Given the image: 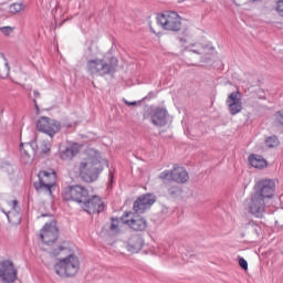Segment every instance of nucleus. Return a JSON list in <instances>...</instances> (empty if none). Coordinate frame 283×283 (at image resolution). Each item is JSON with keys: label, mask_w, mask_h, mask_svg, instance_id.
I'll return each mask as SVG.
<instances>
[{"label": "nucleus", "mask_w": 283, "mask_h": 283, "mask_svg": "<svg viewBox=\"0 0 283 283\" xmlns=\"http://www.w3.org/2000/svg\"><path fill=\"white\" fill-rule=\"evenodd\" d=\"M36 129L38 132L46 134V136H50V138H54V135L61 132V123L50 117H41L36 122Z\"/></svg>", "instance_id": "obj_9"}, {"label": "nucleus", "mask_w": 283, "mask_h": 283, "mask_svg": "<svg viewBox=\"0 0 283 283\" xmlns=\"http://www.w3.org/2000/svg\"><path fill=\"white\" fill-rule=\"evenodd\" d=\"M249 163L252 167H254V169H264V167H268L269 165L264 157L255 154L249 156Z\"/></svg>", "instance_id": "obj_20"}, {"label": "nucleus", "mask_w": 283, "mask_h": 283, "mask_svg": "<svg viewBox=\"0 0 283 283\" xmlns=\"http://www.w3.org/2000/svg\"><path fill=\"white\" fill-rule=\"evenodd\" d=\"M209 48V50H213V46H209V45H206V46H200V49H190V52H193V54H205V50Z\"/></svg>", "instance_id": "obj_31"}, {"label": "nucleus", "mask_w": 283, "mask_h": 283, "mask_svg": "<svg viewBox=\"0 0 283 283\" xmlns=\"http://www.w3.org/2000/svg\"><path fill=\"white\" fill-rule=\"evenodd\" d=\"M81 269V261L74 254H70L69 256L60 260L54 266L56 275L60 277H74L78 270Z\"/></svg>", "instance_id": "obj_3"}, {"label": "nucleus", "mask_w": 283, "mask_h": 283, "mask_svg": "<svg viewBox=\"0 0 283 283\" xmlns=\"http://www.w3.org/2000/svg\"><path fill=\"white\" fill-rule=\"evenodd\" d=\"M226 103L227 105H242V94L239 91L230 93Z\"/></svg>", "instance_id": "obj_21"}, {"label": "nucleus", "mask_w": 283, "mask_h": 283, "mask_svg": "<svg viewBox=\"0 0 283 283\" xmlns=\"http://www.w3.org/2000/svg\"><path fill=\"white\" fill-rule=\"evenodd\" d=\"M90 196V190L81 185L67 186L62 192V198L66 202L72 200L73 202H77V205H82L85 202V199Z\"/></svg>", "instance_id": "obj_5"}, {"label": "nucleus", "mask_w": 283, "mask_h": 283, "mask_svg": "<svg viewBox=\"0 0 283 283\" xmlns=\"http://www.w3.org/2000/svg\"><path fill=\"white\" fill-rule=\"evenodd\" d=\"M22 10H25V6H23V3H13L9 7V12L11 14H19Z\"/></svg>", "instance_id": "obj_26"}, {"label": "nucleus", "mask_w": 283, "mask_h": 283, "mask_svg": "<svg viewBox=\"0 0 283 283\" xmlns=\"http://www.w3.org/2000/svg\"><path fill=\"white\" fill-rule=\"evenodd\" d=\"M189 180V172L185 168L174 165L172 169V182H178L179 185H185Z\"/></svg>", "instance_id": "obj_18"}, {"label": "nucleus", "mask_w": 283, "mask_h": 283, "mask_svg": "<svg viewBox=\"0 0 283 283\" xmlns=\"http://www.w3.org/2000/svg\"><path fill=\"white\" fill-rule=\"evenodd\" d=\"M168 196L176 200V198H180L182 196V188L178 185H172L168 187Z\"/></svg>", "instance_id": "obj_24"}, {"label": "nucleus", "mask_w": 283, "mask_h": 283, "mask_svg": "<svg viewBox=\"0 0 283 283\" xmlns=\"http://www.w3.org/2000/svg\"><path fill=\"white\" fill-rule=\"evenodd\" d=\"M33 103L35 105V109H39V104H36V99H33Z\"/></svg>", "instance_id": "obj_48"}, {"label": "nucleus", "mask_w": 283, "mask_h": 283, "mask_svg": "<svg viewBox=\"0 0 283 283\" xmlns=\"http://www.w3.org/2000/svg\"><path fill=\"white\" fill-rule=\"evenodd\" d=\"M10 224H21V213L18 210H11L7 213Z\"/></svg>", "instance_id": "obj_22"}, {"label": "nucleus", "mask_w": 283, "mask_h": 283, "mask_svg": "<svg viewBox=\"0 0 283 283\" xmlns=\"http://www.w3.org/2000/svg\"><path fill=\"white\" fill-rule=\"evenodd\" d=\"M247 202L248 211L251 213V216L260 219L264 218V213H266V203L269 200L260 197V195H256L255 192H252Z\"/></svg>", "instance_id": "obj_7"}, {"label": "nucleus", "mask_w": 283, "mask_h": 283, "mask_svg": "<svg viewBox=\"0 0 283 283\" xmlns=\"http://www.w3.org/2000/svg\"><path fill=\"white\" fill-rule=\"evenodd\" d=\"M112 222L108 226L109 231L116 233L118 231V218H112Z\"/></svg>", "instance_id": "obj_30"}, {"label": "nucleus", "mask_w": 283, "mask_h": 283, "mask_svg": "<svg viewBox=\"0 0 283 283\" xmlns=\"http://www.w3.org/2000/svg\"><path fill=\"white\" fill-rule=\"evenodd\" d=\"M155 202L156 197L154 193L142 195L134 201L133 211L135 213H145L147 209H151Z\"/></svg>", "instance_id": "obj_14"}, {"label": "nucleus", "mask_w": 283, "mask_h": 283, "mask_svg": "<svg viewBox=\"0 0 283 283\" xmlns=\"http://www.w3.org/2000/svg\"><path fill=\"white\" fill-rule=\"evenodd\" d=\"M124 103H125V105H127L128 107L138 105V102H129V101H127V99H124Z\"/></svg>", "instance_id": "obj_38"}, {"label": "nucleus", "mask_w": 283, "mask_h": 283, "mask_svg": "<svg viewBox=\"0 0 283 283\" xmlns=\"http://www.w3.org/2000/svg\"><path fill=\"white\" fill-rule=\"evenodd\" d=\"M51 150V146L48 142H43L42 143V154H50Z\"/></svg>", "instance_id": "obj_36"}, {"label": "nucleus", "mask_w": 283, "mask_h": 283, "mask_svg": "<svg viewBox=\"0 0 283 283\" xmlns=\"http://www.w3.org/2000/svg\"><path fill=\"white\" fill-rule=\"evenodd\" d=\"M159 180L164 185H169V182H174V170H164L159 174Z\"/></svg>", "instance_id": "obj_23"}, {"label": "nucleus", "mask_w": 283, "mask_h": 283, "mask_svg": "<svg viewBox=\"0 0 283 283\" xmlns=\"http://www.w3.org/2000/svg\"><path fill=\"white\" fill-rule=\"evenodd\" d=\"M45 216H48V214H42V218H45Z\"/></svg>", "instance_id": "obj_50"}, {"label": "nucleus", "mask_w": 283, "mask_h": 283, "mask_svg": "<svg viewBox=\"0 0 283 283\" xmlns=\"http://www.w3.org/2000/svg\"><path fill=\"white\" fill-rule=\"evenodd\" d=\"M24 145H25L27 149H34V147H36L35 143H32V144L28 143V144H24Z\"/></svg>", "instance_id": "obj_40"}, {"label": "nucleus", "mask_w": 283, "mask_h": 283, "mask_svg": "<svg viewBox=\"0 0 283 283\" xmlns=\"http://www.w3.org/2000/svg\"><path fill=\"white\" fill-rule=\"evenodd\" d=\"M108 178L109 182H114V172H112V170H109Z\"/></svg>", "instance_id": "obj_42"}, {"label": "nucleus", "mask_w": 283, "mask_h": 283, "mask_svg": "<svg viewBox=\"0 0 283 283\" xmlns=\"http://www.w3.org/2000/svg\"><path fill=\"white\" fill-rule=\"evenodd\" d=\"M133 216L130 219H128ZM122 222L133 229V231H145L147 229V220L145 218L134 214V212H125L122 218Z\"/></svg>", "instance_id": "obj_13"}, {"label": "nucleus", "mask_w": 283, "mask_h": 283, "mask_svg": "<svg viewBox=\"0 0 283 283\" xmlns=\"http://www.w3.org/2000/svg\"><path fill=\"white\" fill-rule=\"evenodd\" d=\"M103 172V160L98 156H91L80 163V178L84 182H96Z\"/></svg>", "instance_id": "obj_1"}, {"label": "nucleus", "mask_w": 283, "mask_h": 283, "mask_svg": "<svg viewBox=\"0 0 283 283\" xmlns=\"http://www.w3.org/2000/svg\"><path fill=\"white\" fill-rule=\"evenodd\" d=\"M178 40L181 45H187L189 41V33H187V31H184V36H179Z\"/></svg>", "instance_id": "obj_32"}, {"label": "nucleus", "mask_w": 283, "mask_h": 283, "mask_svg": "<svg viewBox=\"0 0 283 283\" xmlns=\"http://www.w3.org/2000/svg\"><path fill=\"white\" fill-rule=\"evenodd\" d=\"M243 238H248L249 242H258L262 228L255 221H248L242 224Z\"/></svg>", "instance_id": "obj_15"}, {"label": "nucleus", "mask_w": 283, "mask_h": 283, "mask_svg": "<svg viewBox=\"0 0 283 283\" xmlns=\"http://www.w3.org/2000/svg\"><path fill=\"white\" fill-rule=\"evenodd\" d=\"M83 211L86 213L94 214V213H103L105 211V202L98 196H91L90 195L85 198L84 202L81 205Z\"/></svg>", "instance_id": "obj_10"}, {"label": "nucleus", "mask_w": 283, "mask_h": 283, "mask_svg": "<svg viewBox=\"0 0 283 283\" xmlns=\"http://www.w3.org/2000/svg\"><path fill=\"white\" fill-rule=\"evenodd\" d=\"M20 151H23L24 156H28L30 158V154L27 149H23V143L20 144Z\"/></svg>", "instance_id": "obj_39"}, {"label": "nucleus", "mask_w": 283, "mask_h": 283, "mask_svg": "<svg viewBox=\"0 0 283 283\" xmlns=\"http://www.w3.org/2000/svg\"><path fill=\"white\" fill-rule=\"evenodd\" d=\"M253 193H256L261 198L270 201L275 196V180L273 179H261L253 188Z\"/></svg>", "instance_id": "obj_8"}, {"label": "nucleus", "mask_w": 283, "mask_h": 283, "mask_svg": "<svg viewBox=\"0 0 283 283\" xmlns=\"http://www.w3.org/2000/svg\"><path fill=\"white\" fill-rule=\"evenodd\" d=\"M38 178L39 181L33 184L34 189L52 193V187L56 185V172L54 170H41Z\"/></svg>", "instance_id": "obj_6"}, {"label": "nucleus", "mask_w": 283, "mask_h": 283, "mask_svg": "<svg viewBox=\"0 0 283 283\" xmlns=\"http://www.w3.org/2000/svg\"><path fill=\"white\" fill-rule=\"evenodd\" d=\"M274 127H283V109L274 114Z\"/></svg>", "instance_id": "obj_27"}, {"label": "nucleus", "mask_w": 283, "mask_h": 283, "mask_svg": "<svg viewBox=\"0 0 283 283\" xmlns=\"http://www.w3.org/2000/svg\"><path fill=\"white\" fill-rule=\"evenodd\" d=\"M161 213H169V208L163 206Z\"/></svg>", "instance_id": "obj_44"}, {"label": "nucleus", "mask_w": 283, "mask_h": 283, "mask_svg": "<svg viewBox=\"0 0 283 283\" xmlns=\"http://www.w3.org/2000/svg\"><path fill=\"white\" fill-rule=\"evenodd\" d=\"M61 251H65V247L63 245L57 247L56 249L53 250L52 254L56 256L59 255V253H61Z\"/></svg>", "instance_id": "obj_37"}, {"label": "nucleus", "mask_w": 283, "mask_h": 283, "mask_svg": "<svg viewBox=\"0 0 283 283\" xmlns=\"http://www.w3.org/2000/svg\"><path fill=\"white\" fill-rule=\"evenodd\" d=\"M145 245V241L140 235H133L129 238L126 249L129 251V253H139V251L143 250V247Z\"/></svg>", "instance_id": "obj_17"}, {"label": "nucleus", "mask_w": 283, "mask_h": 283, "mask_svg": "<svg viewBox=\"0 0 283 283\" xmlns=\"http://www.w3.org/2000/svg\"><path fill=\"white\" fill-rule=\"evenodd\" d=\"M63 127H66V129L72 128V124H64Z\"/></svg>", "instance_id": "obj_47"}, {"label": "nucleus", "mask_w": 283, "mask_h": 283, "mask_svg": "<svg viewBox=\"0 0 283 283\" xmlns=\"http://www.w3.org/2000/svg\"><path fill=\"white\" fill-rule=\"evenodd\" d=\"M81 151L78 144H74L72 146H67L64 149L60 150L61 160H72L76 154Z\"/></svg>", "instance_id": "obj_19"}, {"label": "nucleus", "mask_w": 283, "mask_h": 283, "mask_svg": "<svg viewBox=\"0 0 283 283\" xmlns=\"http://www.w3.org/2000/svg\"><path fill=\"white\" fill-rule=\"evenodd\" d=\"M40 240L50 245L54 244L59 240V228L56 227V221H51L45 223L40 231Z\"/></svg>", "instance_id": "obj_11"}, {"label": "nucleus", "mask_w": 283, "mask_h": 283, "mask_svg": "<svg viewBox=\"0 0 283 283\" xmlns=\"http://www.w3.org/2000/svg\"><path fill=\"white\" fill-rule=\"evenodd\" d=\"M157 22L164 30L169 32H180L182 28V18L175 11H166L157 17Z\"/></svg>", "instance_id": "obj_4"}, {"label": "nucleus", "mask_w": 283, "mask_h": 283, "mask_svg": "<svg viewBox=\"0 0 283 283\" xmlns=\"http://www.w3.org/2000/svg\"><path fill=\"white\" fill-rule=\"evenodd\" d=\"M116 67H118V59L115 56H112L109 62L104 59H95L88 60L86 63V72L91 76H114Z\"/></svg>", "instance_id": "obj_2"}, {"label": "nucleus", "mask_w": 283, "mask_h": 283, "mask_svg": "<svg viewBox=\"0 0 283 283\" xmlns=\"http://www.w3.org/2000/svg\"><path fill=\"white\" fill-rule=\"evenodd\" d=\"M12 27H1L0 32L4 34V36H10V33L12 32Z\"/></svg>", "instance_id": "obj_35"}, {"label": "nucleus", "mask_w": 283, "mask_h": 283, "mask_svg": "<svg viewBox=\"0 0 283 283\" xmlns=\"http://www.w3.org/2000/svg\"><path fill=\"white\" fill-rule=\"evenodd\" d=\"M239 266H241L243 271H249V262H247L244 258H239Z\"/></svg>", "instance_id": "obj_33"}, {"label": "nucleus", "mask_w": 283, "mask_h": 283, "mask_svg": "<svg viewBox=\"0 0 283 283\" xmlns=\"http://www.w3.org/2000/svg\"><path fill=\"white\" fill-rule=\"evenodd\" d=\"M266 147H270L273 149V147H277L280 145V139H277V136L273 135L265 139Z\"/></svg>", "instance_id": "obj_25"}, {"label": "nucleus", "mask_w": 283, "mask_h": 283, "mask_svg": "<svg viewBox=\"0 0 283 283\" xmlns=\"http://www.w3.org/2000/svg\"><path fill=\"white\" fill-rule=\"evenodd\" d=\"M8 62V60L6 59V55H3V53H0V64H3Z\"/></svg>", "instance_id": "obj_41"}, {"label": "nucleus", "mask_w": 283, "mask_h": 283, "mask_svg": "<svg viewBox=\"0 0 283 283\" xmlns=\"http://www.w3.org/2000/svg\"><path fill=\"white\" fill-rule=\"evenodd\" d=\"M8 171L9 174H14V168H12V166H8Z\"/></svg>", "instance_id": "obj_46"}, {"label": "nucleus", "mask_w": 283, "mask_h": 283, "mask_svg": "<svg viewBox=\"0 0 283 283\" xmlns=\"http://www.w3.org/2000/svg\"><path fill=\"white\" fill-rule=\"evenodd\" d=\"M150 123L155 127H165L167 125V111L163 107H156L150 112Z\"/></svg>", "instance_id": "obj_16"}, {"label": "nucleus", "mask_w": 283, "mask_h": 283, "mask_svg": "<svg viewBox=\"0 0 283 283\" xmlns=\"http://www.w3.org/2000/svg\"><path fill=\"white\" fill-rule=\"evenodd\" d=\"M228 108L231 116H235L242 112V104H228Z\"/></svg>", "instance_id": "obj_28"}, {"label": "nucleus", "mask_w": 283, "mask_h": 283, "mask_svg": "<svg viewBox=\"0 0 283 283\" xmlns=\"http://www.w3.org/2000/svg\"><path fill=\"white\" fill-rule=\"evenodd\" d=\"M186 0H177V3H182L185 2Z\"/></svg>", "instance_id": "obj_49"}, {"label": "nucleus", "mask_w": 283, "mask_h": 283, "mask_svg": "<svg viewBox=\"0 0 283 283\" xmlns=\"http://www.w3.org/2000/svg\"><path fill=\"white\" fill-rule=\"evenodd\" d=\"M33 95L35 98H41V93H39V91H34Z\"/></svg>", "instance_id": "obj_45"}, {"label": "nucleus", "mask_w": 283, "mask_h": 283, "mask_svg": "<svg viewBox=\"0 0 283 283\" xmlns=\"http://www.w3.org/2000/svg\"><path fill=\"white\" fill-rule=\"evenodd\" d=\"M0 280L2 283L17 282V269L12 261L4 260L0 262Z\"/></svg>", "instance_id": "obj_12"}, {"label": "nucleus", "mask_w": 283, "mask_h": 283, "mask_svg": "<svg viewBox=\"0 0 283 283\" xmlns=\"http://www.w3.org/2000/svg\"><path fill=\"white\" fill-rule=\"evenodd\" d=\"M12 210H15L17 211V205H19V201H17V200H13L12 201Z\"/></svg>", "instance_id": "obj_43"}, {"label": "nucleus", "mask_w": 283, "mask_h": 283, "mask_svg": "<svg viewBox=\"0 0 283 283\" xmlns=\"http://www.w3.org/2000/svg\"><path fill=\"white\" fill-rule=\"evenodd\" d=\"M10 74V63L4 62V67L0 69V78H6Z\"/></svg>", "instance_id": "obj_29"}, {"label": "nucleus", "mask_w": 283, "mask_h": 283, "mask_svg": "<svg viewBox=\"0 0 283 283\" xmlns=\"http://www.w3.org/2000/svg\"><path fill=\"white\" fill-rule=\"evenodd\" d=\"M275 10L277 14L283 17V0H277Z\"/></svg>", "instance_id": "obj_34"}]
</instances>
